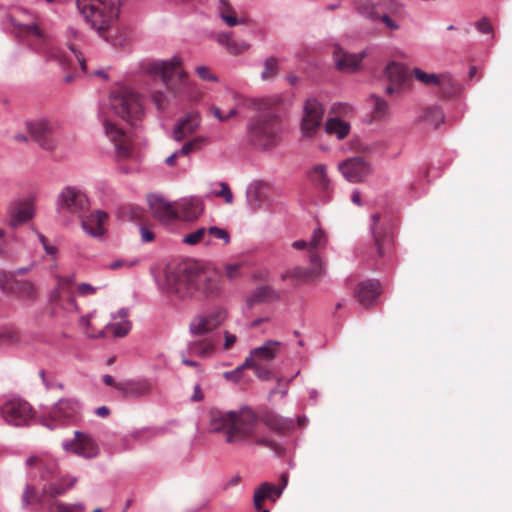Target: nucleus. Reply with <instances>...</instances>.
I'll list each match as a JSON object with an SVG mask.
<instances>
[{
    "mask_svg": "<svg viewBox=\"0 0 512 512\" xmlns=\"http://www.w3.org/2000/svg\"><path fill=\"white\" fill-rule=\"evenodd\" d=\"M323 115L324 109L316 99H308L305 102L301 122V131L305 137L315 135L322 123Z\"/></svg>",
    "mask_w": 512,
    "mask_h": 512,
    "instance_id": "obj_16",
    "label": "nucleus"
},
{
    "mask_svg": "<svg viewBox=\"0 0 512 512\" xmlns=\"http://www.w3.org/2000/svg\"><path fill=\"white\" fill-rule=\"evenodd\" d=\"M381 293L382 289L379 281L366 280L356 286L354 297L362 306L369 308L375 304Z\"/></svg>",
    "mask_w": 512,
    "mask_h": 512,
    "instance_id": "obj_23",
    "label": "nucleus"
},
{
    "mask_svg": "<svg viewBox=\"0 0 512 512\" xmlns=\"http://www.w3.org/2000/svg\"><path fill=\"white\" fill-rule=\"evenodd\" d=\"M17 283L9 272L0 271V288L6 292H13Z\"/></svg>",
    "mask_w": 512,
    "mask_h": 512,
    "instance_id": "obj_50",
    "label": "nucleus"
},
{
    "mask_svg": "<svg viewBox=\"0 0 512 512\" xmlns=\"http://www.w3.org/2000/svg\"><path fill=\"white\" fill-rule=\"evenodd\" d=\"M10 21L18 37L36 41V48L55 59L63 69H75L76 65H79L81 71L87 73L85 58L73 46H69L67 50L46 47L49 36L39 27L37 16L19 9L11 16Z\"/></svg>",
    "mask_w": 512,
    "mask_h": 512,
    "instance_id": "obj_3",
    "label": "nucleus"
},
{
    "mask_svg": "<svg viewBox=\"0 0 512 512\" xmlns=\"http://www.w3.org/2000/svg\"><path fill=\"white\" fill-rule=\"evenodd\" d=\"M324 273V269L321 263L320 258H318V262L310 269H305L302 267H295L293 269L287 270L285 273L281 275V279L286 281L290 279L293 284L298 285L305 283L309 280L320 277Z\"/></svg>",
    "mask_w": 512,
    "mask_h": 512,
    "instance_id": "obj_24",
    "label": "nucleus"
},
{
    "mask_svg": "<svg viewBox=\"0 0 512 512\" xmlns=\"http://www.w3.org/2000/svg\"><path fill=\"white\" fill-rule=\"evenodd\" d=\"M141 231V237L143 242H151L154 240V234L151 230H149L147 227L142 226L140 228Z\"/></svg>",
    "mask_w": 512,
    "mask_h": 512,
    "instance_id": "obj_61",
    "label": "nucleus"
},
{
    "mask_svg": "<svg viewBox=\"0 0 512 512\" xmlns=\"http://www.w3.org/2000/svg\"><path fill=\"white\" fill-rule=\"evenodd\" d=\"M76 5L85 22L106 38L118 19L120 0H77Z\"/></svg>",
    "mask_w": 512,
    "mask_h": 512,
    "instance_id": "obj_5",
    "label": "nucleus"
},
{
    "mask_svg": "<svg viewBox=\"0 0 512 512\" xmlns=\"http://www.w3.org/2000/svg\"><path fill=\"white\" fill-rule=\"evenodd\" d=\"M366 56V51L357 54L335 52V63L339 70L344 72H354L360 67V63Z\"/></svg>",
    "mask_w": 512,
    "mask_h": 512,
    "instance_id": "obj_34",
    "label": "nucleus"
},
{
    "mask_svg": "<svg viewBox=\"0 0 512 512\" xmlns=\"http://www.w3.org/2000/svg\"><path fill=\"white\" fill-rule=\"evenodd\" d=\"M278 299L275 290L270 286H260L256 288L247 298V306L252 308L256 304L273 301Z\"/></svg>",
    "mask_w": 512,
    "mask_h": 512,
    "instance_id": "obj_36",
    "label": "nucleus"
},
{
    "mask_svg": "<svg viewBox=\"0 0 512 512\" xmlns=\"http://www.w3.org/2000/svg\"><path fill=\"white\" fill-rule=\"evenodd\" d=\"M220 280L221 276L218 272L205 269L194 261L169 266L165 273L168 292L181 299L195 295H216L221 290Z\"/></svg>",
    "mask_w": 512,
    "mask_h": 512,
    "instance_id": "obj_2",
    "label": "nucleus"
},
{
    "mask_svg": "<svg viewBox=\"0 0 512 512\" xmlns=\"http://www.w3.org/2000/svg\"><path fill=\"white\" fill-rule=\"evenodd\" d=\"M237 337L234 334H231L228 331L224 332V344L223 348L224 350H229L232 348V346L236 343Z\"/></svg>",
    "mask_w": 512,
    "mask_h": 512,
    "instance_id": "obj_59",
    "label": "nucleus"
},
{
    "mask_svg": "<svg viewBox=\"0 0 512 512\" xmlns=\"http://www.w3.org/2000/svg\"><path fill=\"white\" fill-rule=\"evenodd\" d=\"M339 170L352 183L363 181L371 172L369 164L361 157L347 159L339 164Z\"/></svg>",
    "mask_w": 512,
    "mask_h": 512,
    "instance_id": "obj_20",
    "label": "nucleus"
},
{
    "mask_svg": "<svg viewBox=\"0 0 512 512\" xmlns=\"http://www.w3.org/2000/svg\"><path fill=\"white\" fill-rule=\"evenodd\" d=\"M19 340L18 332L11 328H5L0 331V345H10Z\"/></svg>",
    "mask_w": 512,
    "mask_h": 512,
    "instance_id": "obj_51",
    "label": "nucleus"
},
{
    "mask_svg": "<svg viewBox=\"0 0 512 512\" xmlns=\"http://www.w3.org/2000/svg\"><path fill=\"white\" fill-rule=\"evenodd\" d=\"M9 209V225L16 228L34 216V204L31 200H23L13 203Z\"/></svg>",
    "mask_w": 512,
    "mask_h": 512,
    "instance_id": "obj_26",
    "label": "nucleus"
},
{
    "mask_svg": "<svg viewBox=\"0 0 512 512\" xmlns=\"http://www.w3.org/2000/svg\"><path fill=\"white\" fill-rule=\"evenodd\" d=\"M127 317V309L122 308L115 315H112V320L116 321L119 319V322H107L101 325L100 329L96 330L91 322L96 316L95 314H90L89 316L81 317L80 324L86 328V333L89 337H103L105 335L104 329L111 330L115 337H124L131 329V323L127 320Z\"/></svg>",
    "mask_w": 512,
    "mask_h": 512,
    "instance_id": "obj_11",
    "label": "nucleus"
},
{
    "mask_svg": "<svg viewBox=\"0 0 512 512\" xmlns=\"http://www.w3.org/2000/svg\"><path fill=\"white\" fill-rule=\"evenodd\" d=\"M215 343V340L211 337L190 341L188 345L189 354L192 356L208 357L214 352Z\"/></svg>",
    "mask_w": 512,
    "mask_h": 512,
    "instance_id": "obj_35",
    "label": "nucleus"
},
{
    "mask_svg": "<svg viewBox=\"0 0 512 512\" xmlns=\"http://www.w3.org/2000/svg\"><path fill=\"white\" fill-rule=\"evenodd\" d=\"M371 99L373 101V111H372L373 118L382 119L388 113V110H389L388 103L385 100H383L380 97L375 96V95H373L371 97Z\"/></svg>",
    "mask_w": 512,
    "mask_h": 512,
    "instance_id": "obj_46",
    "label": "nucleus"
},
{
    "mask_svg": "<svg viewBox=\"0 0 512 512\" xmlns=\"http://www.w3.org/2000/svg\"><path fill=\"white\" fill-rule=\"evenodd\" d=\"M31 139L44 150L53 151L58 144L55 125L47 119H38L26 123Z\"/></svg>",
    "mask_w": 512,
    "mask_h": 512,
    "instance_id": "obj_13",
    "label": "nucleus"
},
{
    "mask_svg": "<svg viewBox=\"0 0 512 512\" xmlns=\"http://www.w3.org/2000/svg\"><path fill=\"white\" fill-rule=\"evenodd\" d=\"M204 398L203 392L201 391L200 385L197 384L194 387V394L192 396L193 401H201Z\"/></svg>",
    "mask_w": 512,
    "mask_h": 512,
    "instance_id": "obj_64",
    "label": "nucleus"
},
{
    "mask_svg": "<svg viewBox=\"0 0 512 512\" xmlns=\"http://www.w3.org/2000/svg\"><path fill=\"white\" fill-rule=\"evenodd\" d=\"M115 388L120 391L124 397H141L151 392L152 385L147 380L126 381L116 384Z\"/></svg>",
    "mask_w": 512,
    "mask_h": 512,
    "instance_id": "obj_33",
    "label": "nucleus"
},
{
    "mask_svg": "<svg viewBox=\"0 0 512 512\" xmlns=\"http://www.w3.org/2000/svg\"><path fill=\"white\" fill-rule=\"evenodd\" d=\"M77 291L80 296L85 297V296H89V295H94L97 291V287H94L88 283H80L77 286Z\"/></svg>",
    "mask_w": 512,
    "mask_h": 512,
    "instance_id": "obj_57",
    "label": "nucleus"
},
{
    "mask_svg": "<svg viewBox=\"0 0 512 512\" xmlns=\"http://www.w3.org/2000/svg\"><path fill=\"white\" fill-rule=\"evenodd\" d=\"M213 238L223 240L224 244H228L230 242L229 233L226 230L218 228V227L208 228L206 244H210L211 239H213Z\"/></svg>",
    "mask_w": 512,
    "mask_h": 512,
    "instance_id": "obj_49",
    "label": "nucleus"
},
{
    "mask_svg": "<svg viewBox=\"0 0 512 512\" xmlns=\"http://www.w3.org/2000/svg\"><path fill=\"white\" fill-rule=\"evenodd\" d=\"M385 75L389 81V85L386 88L387 94L396 92L409 81L406 68L399 63L392 62L388 64L385 69Z\"/></svg>",
    "mask_w": 512,
    "mask_h": 512,
    "instance_id": "obj_28",
    "label": "nucleus"
},
{
    "mask_svg": "<svg viewBox=\"0 0 512 512\" xmlns=\"http://www.w3.org/2000/svg\"><path fill=\"white\" fill-rule=\"evenodd\" d=\"M197 75L204 81H217V77L212 74L210 69L206 66H199L196 68Z\"/></svg>",
    "mask_w": 512,
    "mask_h": 512,
    "instance_id": "obj_56",
    "label": "nucleus"
},
{
    "mask_svg": "<svg viewBox=\"0 0 512 512\" xmlns=\"http://www.w3.org/2000/svg\"><path fill=\"white\" fill-rule=\"evenodd\" d=\"M201 142H202V139H200V138H195L191 141H188L187 143H185L183 145V147L180 150L174 152L172 155H170L169 157L166 158V161H165L166 164L169 166L175 165L177 158H179L181 156H186V155L190 154L191 152L199 149Z\"/></svg>",
    "mask_w": 512,
    "mask_h": 512,
    "instance_id": "obj_41",
    "label": "nucleus"
},
{
    "mask_svg": "<svg viewBox=\"0 0 512 512\" xmlns=\"http://www.w3.org/2000/svg\"><path fill=\"white\" fill-rule=\"evenodd\" d=\"M200 125V116L197 112H189L181 118L175 126L173 137L176 141H182L191 136Z\"/></svg>",
    "mask_w": 512,
    "mask_h": 512,
    "instance_id": "obj_31",
    "label": "nucleus"
},
{
    "mask_svg": "<svg viewBox=\"0 0 512 512\" xmlns=\"http://www.w3.org/2000/svg\"><path fill=\"white\" fill-rule=\"evenodd\" d=\"M148 205L152 214L162 222H171L178 219L177 202L171 204L161 196L150 195Z\"/></svg>",
    "mask_w": 512,
    "mask_h": 512,
    "instance_id": "obj_22",
    "label": "nucleus"
},
{
    "mask_svg": "<svg viewBox=\"0 0 512 512\" xmlns=\"http://www.w3.org/2000/svg\"><path fill=\"white\" fill-rule=\"evenodd\" d=\"M151 99L158 110H163L168 105L167 97L162 91H154L151 94Z\"/></svg>",
    "mask_w": 512,
    "mask_h": 512,
    "instance_id": "obj_53",
    "label": "nucleus"
},
{
    "mask_svg": "<svg viewBox=\"0 0 512 512\" xmlns=\"http://www.w3.org/2000/svg\"><path fill=\"white\" fill-rule=\"evenodd\" d=\"M59 207L73 214L81 215L90 207L89 200L81 191L66 187L58 198Z\"/></svg>",
    "mask_w": 512,
    "mask_h": 512,
    "instance_id": "obj_17",
    "label": "nucleus"
},
{
    "mask_svg": "<svg viewBox=\"0 0 512 512\" xmlns=\"http://www.w3.org/2000/svg\"><path fill=\"white\" fill-rule=\"evenodd\" d=\"M477 28L481 33L489 34L493 28L491 23L487 19H482L477 23Z\"/></svg>",
    "mask_w": 512,
    "mask_h": 512,
    "instance_id": "obj_60",
    "label": "nucleus"
},
{
    "mask_svg": "<svg viewBox=\"0 0 512 512\" xmlns=\"http://www.w3.org/2000/svg\"><path fill=\"white\" fill-rule=\"evenodd\" d=\"M283 345L276 340H268L260 347L253 349L245 359V365H268L280 353Z\"/></svg>",
    "mask_w": 512,
    "mask_h": 512,
    "instance_id": "obj_19",
    "label": "nucleus"
},
{
    "mask_svg": "<svg viewBox=\"0 0 512 512\" xmlns=\"http://www.w3.org/2000/svg\"><path fill=\"white\" fill-rule=\"evenodd\" d=\"M267 198V187L263 184L255 185L247 192V199L253 210L259 209Z\"/></svg>",
    "mask_w": 512,
    "mask_h": 512,
    "instance_id": "obj_39",
    "label": "nucleus"
},
{
    "mask_svg": "<svg viewBox=\"0 0 512 512\" xmlns=\"http://www.w3.org/2000/svg\"><path fill=\"white\" fill-rule=\"evenodd\" d=\"M327 244V237L321 229H316L309 242L305 240H297L292 243V247L296 250L308 249L310 254L311 265L318 262L317 251L324 248Z\"/></svg>",
    "mask_w": 512,
    "mask_h": 512,
    "instance_id": "obj_25",
    "label": "nucleus"
},
{
    "mask_svg": "<svg viewBox=\"0 0 512 512\" xmlns=\"http://www.w3.org/2000/svg\"><path fill=\"white\" fill-rule=\"evenodd\" d=\"M240 264H230L225 268V273L228 279L233 280L240 276Z\"/></svg>",
    "mask_w": 512,
    "mask_h": 512,
    "instance_id": "obj_58",
    "label": "nucleus"
},
{
    "mask_svg": "<svg viewBox=\"0 0 512 512\" xmlns=\"http://www.w3.org/2000/svg\"><path fill=\"white\" fill-rule=\"evenodd\" d=\"M211 111L213 115L219 120V121H226L234 116L237 115V109L231 108L226 114H224L220 108L213 106L211 108Z\"/></svg>",
    "mask_w": 512,
    "mask_h": 512,
    "instance_id": "obj_54",
    "label": "nucleus"
},
{
    "mask_svg": "<svg viewBox=\"0 0 512 512\" xmlns=\"http://www.w3.org/2000/svg\"><path fill=\"white\" fill-rule=\"evenodd\" d=\"M327 134L335 135L338 139L346 138L350 132V125L338 117L329 118L325 123Z\"/></svg>",
    "mask_w": 512,
    "mask_h": 512,
    "instance_id": "obj_37",
    "label": "nucleus"
},
{
    "mask_svg": "<svg viewBox=\"0 0 512 512\" xmlns=\"http://www.w3.org/2000/svg\"><path fill=\"white\" fill-rule=\"evenodd\" d=\"M0 411L4 421L14 426L27 424L33 416L30 404L20 399L5 402Z\"/></svg>",
    "mask_w": 512,
    "mask_h": 512,
    "instance_id": "obj_14",
    "label": "nucleus"
},
{
    "mask_svg": "<svg viewBox=\"0 0 512 512\" xmlns=\"http://www.w3.org/2000/svg\"><path fill=\"white\" fill-rule=\"evenodd\" d=\"M80 412V404L74 398H62L49 410L46 416L41 418V424L54 429L59 425L74 422Z\"/></svg>",
    "mask_w": 512,
    "mask_h": 512,
    "instance_id": "obj_10",
    "label": "nucleus"
},
{
    "mask_svg": "<svg viewBox=\"0 0 512 512\" xmlns=\"http://www.w3.org/2000/svg\"><path fill=\"white\" fill-rule=\"evenodd\" d=\"M207 234H208V229L206 228H199L197 229L196 231L190 233V234H187L183 241L184 243L186 244H189V245H196L198 243H201V242H205L207 241Z\"/></svg>",
    "mask_w": 512,
    "mask_h": 512,
    "instance_id": "obj_47",
    "label": "nucleus"
},
{
    "mask_svg": "<svg viewBox=\"0 0 512 512\" xmlns=\"http://www.w3.org/2000/svg\"><path fill=\"white\" fill-rule=\"evenodd\" d=\"M424 120L438 128L444 122V113L438 107H430L424 113Z\"/></svg>",
    "mask_w": 512,
    "mask_h": 512,
    "instance_id": "obj_45",
    "label": "nucleus"
},
{
    "mask_svg": "<svg viewBox=\"0 0 512 512\" xmlns=\"http://www.w3.org/2000/svg\"><path fill=\"white\" fill-rule=\"evenodd\" d=\"M242 366L238 367L235 371L233 372H226L224 374L225 378L228 379V380H234V381H237L238 378H239V374H240V371L242 370Z\"/></svg>",
    "mask_w": 512,
    "mask_h": 512,
    "instance_id": "obj_63",
    "label": "nucleus"
},
{
    "mask_svg": "<svg viewBox=\"0 0 512 512\" xmlns=\"http://www.w3.org/2000/svg\"><path fill=\"white\" fill-rule=\"evenodd\" d=\"M178 219L193 221L200 217L204 211L201 199L196 197L184 198L177 202Z\"/></svg>",
    "mask_w": 512,
    "mask_h": 512,
    "instance_id": "obj_30",
    "label": "nucleus"
},
{
    "mask_svg": "<svg viewBox=\"0 0 512 512\" xmlns=\"http://www.w3.org/2000/svg\"><path fill=\"white\" fill-rule=\"evenodd\" d=\"M259 422L279 434L294 427L291 419L283 418L273 411H266L258 416L250 407H242L233 411L212 410L209 428L214 433H222L227 444L252 443L279 452V444L260 431Z\"/></svg>",
    "mask_w": 512,
    "mask_h": 512,
    "instance_id": "obj_1",
    "label": "nucleus"
},
{
    "mask_svg": "<svg viewBox=\"0 0 512 512\" xmlns=\"http://www.w3.org/2000/svg\"><path fill=\"white\" fill-rule=\"evenodd\" d=\"M144 70L151 76L160 77L166 88L175 96L187 95L191 97V83L187 74L182 70L178 58L149 62L144 66Z\"/></svg>",
    "mask_w": 512,
    "mask_h": 512,
    "instance_id": "obj_6",
    "label": "nucleus"
},
{
    "mask_svg": "<svg viewBox=\"0 0 512 512\" xmlns=\"http://www.w3.org/2000/svg\"><path fill=\"white\" fill-rule=\"evenodd\" d=\"M74 434L73 440L63 444L65 450L84 458H93L98 455V445L90 435L80 431H75Z\"/></svg>",
    "mask_w": 512,
    "mask_h": 512,
    "instance_id": "obj_18",
    "label": "nucleus"
},
{
    "mask_svg": "<svg viewBox=\"0 0 512 512\" xmlns=\"http://www.w3.org/2000/svg\"><path fill=\"white\" fill-rule=\"evenodd\" d=\"M106 137L113 144L118 160L130 159L134 154V143L131 136L117 123L103 120Z\"/></svg>",
    "mask_w": 512,
    "mask_h": 512,
    "instance_id": "obj_12",
    "label": "nucleus"
},
{
    "mask_svg": "<svg viewBox=\"0 0 512 512\" xmlns=\"http://www.w3.org/2000/svg\"><path fill=\"white\" fill-rule=\"evenodd\" d=\"M242 368L253 369L255 375L261 380H269L272 378L273 374L271 370L268 368V365L258 364V365H245V362L242 364Z\"/></svg>",
    "mask_w": 512,
    "mask_h": 512,
    "instance_id": "obj_48",
    "label": "nucleus"
},
{
    "mask_svg": "<svg viewBox=\"0 0 512 512\" xmlns=\"http://www.w3.org/2000/svg\"><path fill=\"white\" fill-rule=\"evenodd\" d=\"M282 487H278L274 484L265 482L260 485V487L254 493V506L256 510H261L263 506V502L266 499H271L275 501L283 491V488L288 483V476L283 474L281 476Z\"/></svg>",
    "mask_w": 512,
    "mask_h": 512,
    "instance_id": "obj_27",
    "label": "nucleus"
},
{
    "mask_svg": "<svg viewBox=\"0 0 512 512\" xmlns=\"http://www.w3.org/2000/svg\"><path fill=\"white\" fill-rule=\"evenodd\" d=\"M109 216L105 211L95 210L87 216L81 217L83 230L93 238H102L108 225Z\"/></svg>",
    "mask_w": 512,
    "mask_h": 512,
    "instance_id": "obj_21",
    "label": "nucleus"
},
{
    "mask_svg": "<svg viewBox=\"0 0 512 512\" xmlns=\"http://www.w3.org/2000/svg\"><path fill=\"white\" fill-rule=\"evenodd\" d=\"M356 9L363 16L370 19H378L379 15L371 0H355Z\"/></svg>",
    "mask_w": 512,
    "mask_h": 512,
    "instance_id": "obj_43",
    "label": "nucleus"
},
{
    "mask_svg": "<svg viewBox=\"0 0 512 512\" xmlns=\"http://www.w3.org/2000/svg\"><path fill=\"white\" fill-rule=\"evenodd\" d=\"M217 41L219 44L225 46L230 54L234 55L243 53L249 48V45L245 42L234 41L229 33L219 34L217 37Z\"/></svg>",
    "mask_w": 512,
    "mask_h": 512,
    "instance_id": "obj_40",
    "label": "nucleus"
},
{
    "mask_svg": "<svg viewBox=\"0 0 512 512\" xmlns=\"http://www.w3.org/2000/svg\"><path fill=\"white\" fill-rule=\"evenodd\" d=\"M109 107L116 116L130 124H135L144 116L141 95L126 86H121L111 91Z\"/></svg>",
    "mask_w": 512,
    "mask_h": 512,
    "instance_id": "obj_8",
    "label": "nucleus"
},
{
    "mask_svg": "<svg viewBox=\"0 0 512 512\" xmlns=\"http://www.w3.org/2000/svg\"><path fill=\"white\" fill-rule=\"evenodd\" d=\"M226 317V311L222 308L206 314L197 315L189 324L190 333L194 336H204L219 327L225 321Z\"/></svg>",
    "mask_w": 512,
    "mask_h": 512,
    "instance_id": "obj_15",
    "label": "nucleus"
},
{
    "mask_svg": "<svg viewBox=\"0 0 512 512\" xmlns=\"http://www.w3.org/2000/svg\"><path fill=\"white\" fill-rule=\"evenodd\" d=\"M56 287L50 294L51 313L55 317L69 318L78 312V305L72 292L74 275L56 276Z\"/></svg>",
    "mask_w": 512,
    "mask_h": 512,
    "instance_id": "obj_9",
    "label": "nucleus"
},
{
    "mask_svg": "<svg viewBox=\"0 0 512 512\" xmlns=\"http://www.w3.org/2000/svg\"><path fill=\"white\" fill-rule=\"evenodd\" d=\"M250 142L261 149L277 146L282 139V123L274 112H262L254 117L248 125Z\"/></svg>",
    "mask_w": 512,
    "mask_h": 512,
    "instance_id": "obj_7",
    "label": "nucleus"
},
{
    "mask_svg": "<svg viewBox=\"0 0 512 512\" xmlns=\"http://www.w3.org/2000/svg\"><path fill=\"white\" fill-rule=\"evenodd\" d=\"M415 78L420 81L421 83L428 85V86H438L442 90L444 95H448L449 93L445 91L446 87H452L454 85L453 78L448 74H442V75H436V74H429L421 69H414L413 70Z\"/></svg>",
    "mask_w": 512,
    "mask_h": 512,
    "instance_id": "obj_32",
    "label": "nucleus"
},
{
    "mask_svg": "<svg viewBox=\"0 0 512 512\" xmlns=\"http://www.w3.org/2000/svg\"><path fill=\"white\" fill-rule=\"evenodd\" d=\"M27 465L38 469L42 484L26 486L22 494L24 506L44 504L46 497L55 498L63 495L75 483L74 479L67 483L66 479L59 475L57 465L53 460L31 456L27 459Z\"/></svg>",
    "mask_w": 512,
    "mask_h": 512,
    "instance_id": "obj_4",
    "label": "nucleus"
},
{
    "mask_svg": "<svg viewBox=\"0 0 512 512\" xmlns=\"http://www.w3.org/2000/svg\"><path fill=\"white\" fill-rule=\"evenodd\" d=\"M219 1V14L221 19L230 27L244 24V18H237L233 7L229 4L228 0Z\"/></svg>",
    "mask_w": 512,
    "mask_h": 512,
    "instance_id": "obj_38",
    "label": "nucleus"
},
{
    "mask_svg": "<svg viewBox=\"0 0 512 512\" xmlns=\"http://www.w3.org/2000/svg\"><path fill=\"white\" fill-rule=\"evenodd\" d=\"M310 180L320 189L327 190L329 187V179L326 173V166L316 165L310 172Z\"/></svg>",
    "mask_w": 512,
    "mask_h": 512,
    "instance_id": "obj_42",
    "label": "nucleus"
},
{
    "mask_svg": "<svg viewBox=\"0 0 512 512\" xmlns=\"http://www.w3.org/2000/svg\"><path fill=\"white\" fill-rule=\"evenodd\" d=\"M374 243L379 256L385 255L386 251L392 246V237L386 230V228L380 224V215H372L371 225Z\"/></svg>",
    "mask_w": 512,
    "mask_h": 512,
    "instance_id": "obj_29",
    "label": "nucleus"
},
{
    "mask_svg": "<svg viewBox=\"0 0 512 512\" xmlns=\"http://www.w3.org/2000/svg\"><path fill=\"white\" fill-rule=\"evenodd\" d=\"M332 111L338 114H348L351 111V107L347 104L338 103L333 105Z\"/></svg>",
    "mask_w": 512,
    "mask_h": 512,
    "instance_id": "obj_62",
    "label": "nucleus"
},
{
    "mask_svg": "<svg viewBox=\"0 0 512 512\" xmlns=\"http://www.w3.org/2000/svg\"><path fill=\"white\" fill-rule=\"evenodd\" d=\"M37 236H38L45 252L52 257H56V255L58 253L57 247L54 245H50L48 242V239L43 234L37 232Z\"/></svg>",
    "mask_w": 512,
    "mask_h": 512,
    "instance_id": "obj_55",
    "label": "nucleus"
},
{
    "mask_svg": "<svg viewBox=\"0 0 512 512\" xmlns=\"http://www.w3.org/2000/svg\"><path fill=\"white\" fill-rule=\"evenodd\" d=\"M279 69L278 60L274 57H270L264 62V69L261 72V78L265 81L274 79Z\"/></svg>",
    "mask_w": 512,
    "mask_h": 512,
    "instance_id": "obj_44",
    "label": "nucleus"
},
{
    "mask_svg": "<svg viewBox=\"0 0 512 512\" xmlns=\"http://www.w3.org/2000/svg\"><path fill=\"white\" fill-rule=\"evenodd\" d=\"M220 190L214 191L213 195L215 197L222 198L226 204H232L233 203V194L229 187V185L226 182H220L219 183Z\"/></svg>",
    "mask_w": 512,
    "mask_h": 512,
    "instance_id": "obj_52",
    "label": "nucleus"
}]
</instances>
